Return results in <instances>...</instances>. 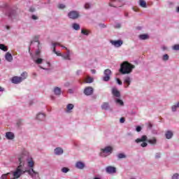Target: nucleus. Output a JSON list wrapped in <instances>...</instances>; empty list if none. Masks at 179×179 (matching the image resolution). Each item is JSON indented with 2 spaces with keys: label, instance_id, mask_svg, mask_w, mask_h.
Wrapping results in <instances>:
<instances>
[{
  "label": "nucleus",
  "instance_id": "7ed1b4c3",
  "mask_svg": "<svg viewBox=\"0 0 179 179\" xmlns=\"http://www.w3.org/2000/svg\"><path fill=\"white\" fill-rule=\"evenodd\" d=\"M29 169L24 166L23 164H20V165L16 168V169L12 172V176L13 178L12 179L20 178L21 176H23L25 173H27Z\"/></svg>",
  "mask_w": 179,
  "mask_h": 179
},
{
  "label": "nucleus",
  "instance_id": "a878e982",
  "mask_svg": "<svg viewBox=\"0 0 179 179\" xmlns=\"http://www.w3.org/2000/svg\"><path fill=\"white\" fill-rule=\"evenodd\" d=\"M102 110H108L110 108V103L108 102H104L101 105Z\"/></svg>",
  "mask_w": 179,
  "mask_h": 179
},
{
  "label": "nucleus",
  "instance_id": "bf43d9fd",
  "mask_svg": "<svg viewBox=\"0 0 179 179\" xmlns=\"http://www.w3.org/2000/svg\"><path fill=\"white\" fill-rule=\"evenodd\" d=\"M91 72H92V73L94 74V73H96V70L95 69H92V70H91Z\"/></svg>",
  "mask_w": 179,
  "mask_h": 179
},
{
  "label": "nucleus",
  "instance_id": "a18cd8bd",
  "mask_svg": "<svg viewBox=\"0 0 179 179\" xmlns=\"http://www.w3.org/2000/svg\"><path fill=\"white\" fill-rule=\"evenodd\" d=\"M57 6H58L59 9H65V8H66L65 4H62V3L59 4Z\"/></svg>",
  "mask_w": 179,
  "mask_h": 179
},
{
  "label": "nucleus",
  "instance_id": "72a5a7b5",
  "mask_svg": "<svg viewBox=\"0 0 179 179\" xmlns=\"http://www.w3.org/2000/svg\"><path fill=\"white\" fill-rule=\"evenodd\" d=\"M72 27L74 30H80V25L78 23H73L72 24Z\"/></svg>",
  "mask_w": 179,
  "mask_h": 179
},
{
  "label": "nucleus",
  "instance_id": "37998d69",
  "mask_svg": "<svg viewBox=\"0 0 179 179\" xmlns=\"http://www.w3.org/2000/svg\"><path fill=\"white\" fill-rule=\"evenodd\" d=\"M34 43H36V45H38L40 44V42L38 41V39H36L35 41H31V42L30 47H32L33 44H34Z\"/></svg>",
  "mask_w": 179,
  "mask_h": 179
},
{
  "label": "nucleus",
  "instance_id": "c756f323",
  "mask_svg": "<svg viewBox=\"0 0 179 179\" xmlns=\"http://www.w3.org/2000/svg\"><path fill=\"white\" fill-rule=\"evenodd\" d=\"M94 80L93 79V78H92V77L89 76H87L86 77V78L85 79V83H93Z\"/></svg>",
  "mask_w": 179,
  "mask_h": 179
},
{
  "label": "nucleus",
  "instance_id": "58836bf2",
  "mask_svg": "<svg viewBox=\"0 0 179 179\" xmlns=\"http://www.w3.org/2000/svg\"><path fill=\"white\" fill-rule=\"evenodd\" d=\"M84 7L85 9H90L92 8V4H90V3H86Z\"/></svg>",
  "mask_w": 179,
  "mask_h": 179
},
{
  "label": "nucleus",
  "instance_id": "052dcab7",
  "mask_svg": "<svg viewBox=\"0 0 179 179\" xmlns=\"http://www.w3.org/2000/svg\"><path fill=\"white\" fill-rule=\"evenodd\" d=\"M80 70H78V71H77V72H76V73H77V75H80Z\"/></svg>",
  "mask_w": 179,
  "mask_h": 179
},
{
  "label": "nucleus",
  "instance_id": "6e6d98bb",
  "mask_svg": "<svg viewBox=\"0 0 179 179\" xmlns=\"http://www.w3.org/2000/svg\"><path fill=\"white\" fill-rule=\"evenodd\" d=\"M60 47H62V48H64V49L66 50V51H68V50H69V49H68V48H66V47H65V46H64V45H61Z\"/></svg>",
  "mask_w": 179,
  "mask_h": 179
},
{
  "label": "nucleus",
  "instance_id": "1a4fd4ad",
  "mask_svg": "<svg viewBox=\"0 0 179 179\" xmlns=\"http://www.w3.org/2000/svg\"><path fill=\"white\" fill-rule=\"evenodd\" d=\"M110 44L113 45V47H115L116 48H120L122 44H124V41L122 40H117V41H113L110 40Z\"/></svg>",
  "mask_w": 179,
  "mask_h": 179
},
{
  "label": "nucleus",
  "instance_id": "2eb2a0df",
  "mask_svg": "<svg viewBox=\"0 0 179 179\" xmlns=\"http://www.w3.org/2000/svg\"><path fill=\"white\" fill-rule=\"evenodd\" d=\"M122 0H110V2L109 3V6H112L113 8H115L116 6H120V3H121Z\"/></svg>",
  "mask_w": 179,
  "mask_h": 179
},
{
  "label": "nucleus",
  "instance_id": "5fc2aeb1",
  "mask_svg": "<svg viewBox=\"0 0 179 179\" xmlns=\"http://www.w3.org/2000/svg\"><path fill=\"white\" fill-rule=\"evenodd\" d=\"M162 50H163V51H166L167 50V47L164 45L162 47Z\"/></svg>",
  "mask_w": 179,
  "mask_h": 179
},
{
  "label": "nucleus",
  "instance_id": "423d86ee",
  "mask_svg": "<svg viewBox=\"0 0 179 179\" xmlns=\"http://www.w3.org/2000/svg\"><path fill=\"white\" fill-rule=\"evenodd\" d=\"M33 60L35 64L40 65L43 64V59L40 58V50H36L35 52V55L33 57Z\"/></svg>",
  "mask_w": 179,
  "mask_h": 179
},
{
  "label": "nucleus",
  "instance_id": "5701e85b",
  "mask_svg": "<svg viewBox=\"0 0 179 179\" xmlns=\"http://www.w3.org/2000/svg\"><path fill=\"white\" fill-rule=\"evenodd\" d=\"M73 107H75V106H73V104L72 103H69L66 106V113H71L72 110H73Z\"/></svg>",
  "mask_w": 179,
  "mask_h": 179
},
{
  "label": "nucleus",
  "instance_id": "aec40b11",
  "mask_svg": "<svg viewBox=\"0 0 179 179\" xmlns=\"http://www.w3.org/2000/svg\"><path fill=\"white\" fill-rule=\"evenodd\" d=\"M6 139H8L9 141H12L15 139V134L12 133L11 131H8L6 133Z\"/></svg>",
  "mask_w": 179,
  "mask_h": 179
},
{
  "label": "nucleus",
  "instance_id": "0eeeda50",
  "mask_svg": "<svg viewBox=\"0 0 179 179\" xmlns=\"http://www.w3.org/2000/svg\"><path fill=\"white\" fill-rule=\"evenodd\" d=\"M27 173L28 174H29V176H31L32 179H41V178H40V174L38 173V172L35 171L33 169H28Z\"/></svg>",
  "mask_w": 179,
  "mask_h": 179
},
{
  "label": "nucleus",
  "instance_id": "b1692460",
  "mask_svg": "<svg viewBox=\"0 0 179 179\" xmlns=\"http://www.w3.org/2000/svg\"><path fill=\"white\" fill-rule=\"evenodd\" d=\"M115 103H116V104H118V106H120L121 107H124V101L122 99L115 98Z\"/></svg>",
  "mask_w": 179,
  "mask_h": 179
},
{
  "label": "nucleus",
  "instance_id": "603ef678",
  "mask_svg": "<svg viewBox=\"0 0 179 179\" xmlns=\"http://www.w3.org/2000/svg\"><path fill=\"white\" fill-rule=\"evenodd\" d=\"M155 159H160V153H157L155 155Z\"/></svg>",
  "mask_w": 179,
  "mask_h": 179
},
{
  "label": "nucleus",
  "instance_id": "39448f33",
  "mask_svg": "<svg viewBox=\"0 0 179 179\" xmlns=\"http://www.w3.org/2000/svg\"><path fill=\"white\" fill-rule=\"evenodd\" d=\"M146 141H148V136H142L141 138H137L135 140L136 143H141V142H143L141 144V146L142 148H146L148 146V143H146Z\"/></svg>",
  "mask_w": 179,
  "mask_h": 179
},
{
  "label": "nucleus",
  "instance_id": "4be33fe9",
  "mask_svg": "<svg viewBox=\"0 0 179 179\" xmlns=\"http://www.w3.org/2000/svg\"><path fill=\"white\" fill-rule=\"evenodd\" d=\"M76 167L80 170H83L85 169V164L82 162H78L76 164Z\"/></svg>",
  "mask_w": 179,
  "mask_h": 179
},
{
  "label": "nucleus",
  "instance_id": "f257e3e1",
  "mask_svg": "<svg viewBox=\"0 0 179 179\" xmlns=\"http://www.w3.org/2000/svg\"><path fill=\"white\" fill-rule=\"evenodd\" d=\"M18 161L20 164H23L24 167V162H27V166L31 169L34 167V161L33 160V157L30 155V153L27 152L26 150H23L22 153L18 157Z\"/></svg>",
  "mask_w": 179,
  "mask_h": 179
},
{
  "label": "nucleus",
  "instance_id": "de8ad7c7",
  "mask_svg": "<svg viewBox=\"0 0 179 179\" xmlns=\"http://www.w3.org/2000/svg\"><path fill=\"white\" fill-rule=\"evenodd\" d=\"M173 50H175L176 51H178L179 50V45H175L173 46Z\"/></svg>",
  "mask_w": 179,
  "mask_h": 179
},
{
  "label": "nucleus",
  "instance_id": "79ce46f5",
  "mask_svg": "<svg viewBox=\"0 0 179 179\" xmlns=\"http://www.w3.org/2000/svg\"><path fill=\"white\" fill-rule=\"evenodd\" d=\"M177 108H178L177 107L176 104L172 106L171 110H172L173 113H176V111H177Z\"/></svg>",
  "mask_w": 179,
  "mask_h": 179
},
{
  "label": "nucleus",
  "instance_id": "bb28decb",
  "mask_svg": "<svg viewBox=\"0 0 179 179\" xmlns=\"http://www.w3.org/2000/svg\"><path fill=\"white\" fill-rule=\"evenodd\" d=\"M165 136L166 139H171V138H173V131H167L165 134Z\"/></svg>",
  "mask_w": 179,
  "mask_h": 179
},
{
  "label": "nucleus",
  "instance_id": "6ab92c4d",
  "mask_svg": "<svg viewBox=\"0 0 179 179\" xmlns=\"http://www.w3.org/2000/svg\"><path fill=\"white\" fill-rule=\"evenodd\" d=\"M54 153L57 156H61V155L64 154V149H62L61 147H57L54 150Z\"/></svg>",
  "mask_w": 179,
  "mask_h": 179
},
{
  "label": "nucleus",
  "instance_id": "49530a36",
  "mask_svg": "<svg viewBox=\"0 0 179 179\" xmlns=\"http://www.w3.org/2000/svg\"><path fill=\"white\" fill-rule=\"evenodd\" d=\"M62 173H68V171H69V169H68L66 167H64L62 169Z\"/></svg>",
  "mask_w": 179,
  "mask_h": 179
},
{
  "label": "nucleus",
  "instance_id": "412c9836",
  "mask_svg": "<svg viewBox=\"0 0 179 179\" xmlns=\"http://www.w3.org/2000/svg\"><path fill=\"white\" fill-rule=\"evenodd\" d=\"M5 58L8 62H12V61H13V56H12V54H10L9 52L6 53Z\"/></svg>",
  "mask_w": 179,
  "mask_h": 179
},
{
  "label": "nucleus",
  "instance_id": "09e8293b",
  "mask_svg": "<svg viewBox=\"0 0 179 179\" xmlns=\"http://www.w3.org/2000/svg\"><path fill=\"white\" fill-rule=\"evenodd\" d=\"M120 124H124V122H125V118L121 117L120 120Z\"/></svg>",
  "mask_w": 179,
  "mask_h": 179
},
{
  "label": "nucleus",
  "instance_id": "c85d7f7f",
  "mask_svg": "<svg viewBox=\"0 0 179 179\" xmlns=\"http://www.w3.org/2000/svg\"><path fill=\"white\" fill-rule=\"evenodd\" d=\"M138 3L141 8H148V5L146 4V1H145V0H139Z\"/></svg>",
  "mask_w": 179,
  "mask_h": 179
},
{
  "label": "nucleus",
  "instance_id": "4468645a",
  "mask_svg": "<svg viewBox=\"0 0 179 179\" xmlns=\"http://www.w3.org/2000/svg\"><path fill=\"white\" fill-rule=\"evenodd\" d=\"M94 91V90H93V87H87L84 90V94H85V96H92V94H93Z\"/></svg>",
  "mask_w": 179,
  "mask_h": 179
},
{
  "label": "nucleus",
  "instance_id": "338daca9",
  "mask_svg": "<svg viewBox=\"0 0 179 179\" xmlns=\"http://www.w3.org/2000/svg\"><path fill=\"white\" fill-rule=\"evenodd\" d=\"M133 10H134V12H137L138 10L135 9V8H133Z\"/></svg>",
  "mask_w": 179,
  "mask_h": 179
},
{
  "label": "nucleus",
  "instance_id": "9d476101",
  "mask_svg": "<svg viewBox=\"0 0 179 179\" xmlns=\"http://www.w3.org/2000/svg\"><path fill=\"white\" fill-rule=\"evenodd\" d=\"M46 117L47 115H45V113H38L36 116V120H37V121L44 122L45 121Z\"/></svg>",
  "mask_w": 179,
  "mask_h": 179
},
{
  "label": "nucleus",
  "instance_id": "6e6552de",
  "mask_svg": "<svg viewBox=\"0 0 179 179\" xmlns=\"http://www.w3.org/2000/svg\"><path fill=\"white\" fill-rule=\"evenodd\" d=\"M104 76L103 77V82H108L110 80V78L111 76V70L110 69H106L103 71Z\"/></svg>",
  "mask_w": 179,
  "mask_h": 179
},
{
  "label": "nucleus",
  "instance_id": "e2e57ef3",
  "mask_svg": "<svg viewBox=\"0 0 179 179\" xmlns=\"http://www.w3.org/2000/svg\"><path fill=\"white\" fill-rule=\"evenodd\" d=\"M0 92H3V88H2L1 87H0Z\"/></svg>",
  "mask_w": 179,
  "mask_h": 179
},
{
  "label": "nucleus",
  "instance_id": "393cba45",
  "mask_svg": "<svg viewBox=\"0 0 179 179\" xmlns=\"http://www.w3.org/2000/svg\"><path fill=\"white\" fill-rule=\"evenodd\" d=\"M150 145H156L157 143V139L155 137L152 138L147 141Z\"/></svg>",
  "mask_w": 179,
  "mask_h": 179
},
{
  "label": "nucleus",
  "instance_id": "7c9ffc66",
  "mask_svg": "<svg viewBox=\"0 0 179 179\" xmlns=\"http://www.w3.org/2000/svg\"><path fill=\"white\" fill-rule=\"evenodd\" d=\"M140 40H148L149 38V35L148 34H140L138 36Z\"/></svg>",
  "mask_w": 179,
  "mask_h": 179
},
{
  "label": "nucleus",
  "instance_id": "3c124183",
  "mask_svg": "<svg viewBox=\"0 0 179 179\" xmlns=\"http://www.w3.org/2000/svg\"><path fill=\"white\" fill-rule=\"evenodd\" d=\"M117 85H122V81L119 78H117Z\"/></svg>",
  "mask_w": 179,
  "mask_h": 179
},
{
  "label": "nucleus",
  "instance_id": "4c0bfd02",
  "mask_svg": "<svg viewBox=\"0 0 179 179\" xmlns=\"http://www.w3.org/2000/svg\"><path fill=\"white\" fill-rule=\"evenodd\" d=\"M53 52L57 55V57H62V53L59 52H57V50L55 48H53Z\"/></svg>",
  "mask_w": 179,
  "mask_h": 179
},
{
  "label": "nucleus",
  "instance_id": "c9c22d12",
  "mask_svg": "<svg viewBox=\"0 0 179 179\" xmlns=\"http://www.w3.org/2000/svg\"><path fill=\"white\" fill-rule=\"evenodd\" d=\"M0 50H2V51H8V46L3 45V44H0Z\"/></svg>",
  "mask_w": 179,
  "mask_h": 179
},
{
  "label": "nucleus",
  "instance_id": "8fccbe9b",
  "mask_svg": "<svg viewBox=\"0 0 179 179\" xmlns=\"http://www.w3.org/2000/svg\"><path fill=\"white\" fill-rule=\"evenodd\" d=\"M141 130L142 127H141L140 126H138L136 129V131H137V132H141Z\"/></svg>",
  "mask_w": 179,
  "mask_h": 179
},
{
  "label": "nucleus",
  "instance_id": "680f3d73",
  "mask_svg": "<svg viewBox=\"0 0 179 179\" xmlns=\"http://www.w3.org/2000/svg\"><path fill=\"white\" fill-rule=\"evenodd\" d=\"M6 28L7 30H9V29H10V27L7 25V26H6Z\"/></svg>",
  "mask_w": 179,
  "mask_h": 179
},
{
  "label": "nucleus",
  "instance_id": "f3484780",
  "mask_svg": "<svg viewBox=\"0 0 179 179\" xmlns=\"http://www.w3.org/2000/svg\"><path fill=\"white\" fill-rule=\"evenodd\" d=\"M12 83H14V85H19V83H22V78L19 76H14L12 78L11 80Z\"/></svg>",
  "mask_w": 179,
  "mask_h": 179
},
{
  "label": "nucleus",
  "instance_id": "c03bdc74",
  "mask_svg": "<svg viewBox=\"0 0 179 179\" xmlns=\"http://www.w3.org/2000/svg\"><path fill=\"white\" fill-rule=\"evenodd\" d=\"M171 179H179V174L178 173H174L172 176Z\"/></svg>",
  "mask_w": 179,
  "mask_h": 179
},
{
  "label": "nucleus",
  "instance_id": "13d9d810",
  "mask_svg": "<svg viewBox=\"0 0 179 179\" xmlns=\"http://www.w3.org/2000/svg\"><path fill=\"white\" fill-rule=\"evenodd\" d=\"M152 127V123H148V128L151 129Z\"/></svg>",
  "mask_w": 179,
  "mask_h": 179
},
{
  "label": "nucleus",
  "instance_id": "a19ab883",
  "mask_svg": "<svg viewBox=\"0 0 179 179\" xmlns=\"http://www.w3.org/2000/svg\"><path fill=\"white\" fill-rule=\"evenodd\" d=\"M169 55L166 54V55H164L163 57H162V59L164 61H169Z\"/></svg>",
  "mask_w": 179,
  "mask_h": 179
},
{
  "label": "nucleus",
  "instance_id": "cd10ccee",
  "mask_svg": "<svg viewBox=\"0 0 179 179\" xmlns=\"http://www.w3.org/2000/svg\"><path fill=\"white\" fill-rule=\"evenodd\" d=\"M54 93L56 96H59L62 93L61 88L56 87L54 88Z\"/></svg>",
  "mask_w": 179,
  "mask_h": 179
},
{
  "label": "nucleus",
  "instance_id": "69168bd1",
  "mask_svg": "<svg viewBox=\"0 0 179 179\" xmlns=\"http://www.w3.org/2000/svg\"><path fill=\"white\" fill-rule=\"evenodd\" d=\"M41 69H45V68H43V66H39Z\"/></svg>",
  "mask_w": 179,
  "mask_h": 179
},
{
  "label": "nucleus",
  "instance_id": "20e7f679",
  "mask_svg": "<svg viewBox=\"0 0 179 179\" xmlns=\"http://www.w3.org/2000/svg\"><path fill=\"white\" fill-rule=\"evenodd\" d=\"M113 153V147L107 146L105 148L101 149V157H107V156Z\"/></svg>",
  "mask_w": 179,
  "mask_h": 179
},
{
  "label": "nucleus",
  "instance_id": "a211bd4d",
  "mask_svg": "<svg viewBox=\"0 0 179 179\" xmlns=\"http://www.w3.org/2000/svg\"><path fill=\"white\" fill-rule=\"evenodd\" d=\"M112 94L114 96V97H121V92H119L117 87L112 88Z\"/></svg>",
  "mask_w": 179,
  "mask_h": 179
},
{
  "label": "nucleus",
  "instance_id": "774afa93",
  "mask_svg": "<svg viewBox=\"0 0 179 179\" xmlns=\"http://www.w3.org/2000/svg\"><path fill=\"white\" fill-rule=\"evenodd\" d=\"M117 27H121V25H120V24H118L117 25Z\"/></svg>",
  "mask_w": 179,
  "mask_h": 179
},
{
  "label": "nucleus",
  "instance_id": "f03ea898",
  "mask_svg": "<svg viewBox=\"0 0 179 179\" xmlns=\"http://www.w3.org/2000/svg\"><path fill=\"white\" fill-rule=\"evenodd\" d=\"M135 69V65L129 63V62H123L120 64V72L122 75H129Z\"/></svg>",
  "mask_w": 179,
  "mask_h": 179
},
{
  "label": "nucleus",
  "instance_id": "0e129e2a",
  "mask_svg": "<svg viewBox=\"0 0 179 179\" xmlns=\"http://www.w3.org/2000/svg\"><path fill=\"white\" fill-rule=\"evenodd\" d=\"M176 12L179 13V7H177Z\"/></svg>",
  "mask_w": 179,
  "mask_h": 179
},
{
  "label": "nucleus",
  "instance_id": "2f4dec72",
  "mask_svg": "<svg viewBox=\"0 0 179 179\" xmlns=\"http://www.w3.org/2000/svg\"><path fill=\"white\" fill-rule=\"evenodd\" d=\"M27 72L24 71L21 74V76L20 77L21 80L23 82V80H24L25 79H27Z\"/></svg>",
  "mask_w": 179,
  "mask_h": 179
},
{
  "label": "nucleus",
  "instance_id": "ea45409f",
  "mask_svg": "<svg viewBox=\"0 0 179 179\" xmlns=\"http://www.w3.org/2000/svg\"><path fill=\"white\" fill-rule=\"evenodd\" d=\"M81 33L82 34H84V36H89V31L87 30L82 29Z\"/></svg>",
  "mask_w": 179,
  "mask_h": 179
},
{
  "label": "nucleus",
  "instance_id": "e433bc0d",
  "mask_svg": "<svg viewBox=\"0 0 179 179\" xmlns=\"http://www.w3.org/2000/svg\"><path fill=\"white\" fill-rule=\"evenodd\" d=\"M52 46L53 48H56L57 46L61 47V44L59 43V42H52Z\"/></svg>",
  "mask_w": 179,
  "mask_h": 179
},
{
  "label": "nucleus",
  "instance_id": "9b49d317",
  "mask_svg": "<svg viewBox=\"0 0 179 179\" xmlns=\"http://www.w3.org/2000/svg\"><path fill=\"white\" fill-rule=\"evenodd\" d=\"M68 17H69V19H73L75 20V19H78V17H79V13L78 11H70L68 13Z\"/></svg>",
  "mask_w": 179,
  "mask_h": 179
},
{
  "label": "nucleus",
  "instance_id": "dca6fc26",
  "mask_svg": "<svg viewBox=\"0 0 179 179\" xmlns=\"http://www.w3.org/2000/svg\"><path fill=\"white\" fill-rule=\"evenodd\" d=\"M62 57L63 59H66L67 61H71V50H67L66 52L62 54Z\"/></svg>",
  "mask_w": 179,
  "mask_h": 179
},
{
  "label": "nucleus",
  "instance_id": "4d7b16f0",
  "mask_svg": "<svg viewBox=\"0 0 179 179\" xmlns=\"http://www.w3.org/2000/svg\"><path fill=\"white\" fill-rule=\"evenodd\" d=\"M68 92H69V93H70L71 94H72V93H73V90L69 89Z\"/></svg>",
  "mask_w": 179,
  "mask_h": 179
},
{
  "label": "nucleus",
  "instance_id": "ddd939ff",
  "mask_svg": "<svg viewBox=\"0 0 179 179\" xmlns=\"http://www.w3.org/2000/svg\"><path fill=\"white\" fill-rule=\"evenodd\" d=\"M131 82H132V78L129 76H127L124 79V85H124L125 89H128L129 87V85H131Z\"/></svg>",
  "mask_w": 179,
  "mask_h": 179
},
{
  "label": "nucleus",
  "instance_id": "f704fd0d",
  "mask_svg": "<svg viewBox=\"0 0 179 179\" xmlns=\"http://www.w3.org/2000/svg\"><path fill=\"white\" fill-rule=\"evenodd\" d=\"M10 173H6V174H3L1 176L2 179H12V178H10Z\"/></svg>",
  "mask_w": 179,
  "mask_h": 179
},
{
  "label": "nucleus",
  "instance_id": "864d4df0",
  "mask_svg": "<svg viewBox=\"0 0 179 179\" xmlns=\"http://www.w3.org/2000/svg\"><path fill=\"white\" fill-rule=\"evenodd\" d=\"M31 19H33V20H37V19H38V18L36 15H32Z\"/></svg>",
  "mask_w": 179,
  "mask_h": 179
},
{
  "label": "nucleus",
  "instance_id": "473e14b6",
  "mask_svg": "<svg viewBox=\"0 0 179 179\" xmlns=\"http://www.w3.org/2000/svg\"><path fill=\"white\" fill-rule=\"evenodd\" d=\"M117 159H127V155L124 153H119L117 155Z\"/></svg>",
  "mask_w": 179,
  "mask_h": 179
},
{
  "label": "nucleus",
  "instance_id": "f8f14e48",
  "mask_svg": "<svg viewBox=\"0 0 179 179\" xmlns=\"http://www.w3.org/2000/svg\"><path fill=\"white\" fill-rule=\"evenodd\" d=\"M106 171L108 174H115L117 173V168L109 166L106 168Z\"/></svg>",
  "mask_w": 179,
  "mask_h": 179
}]
</instances>
